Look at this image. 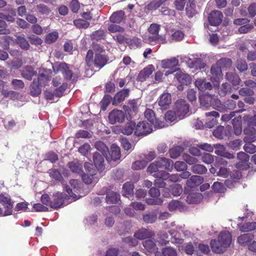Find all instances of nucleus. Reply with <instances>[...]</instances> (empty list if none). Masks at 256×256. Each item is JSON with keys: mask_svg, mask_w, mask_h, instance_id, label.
I'll return each instance as SVG.
<instances>
[{"mask_svg": "<svg viewBox=\"0 0 256 256\" xmlns=\"http://www.w3.org/2000/svg\"><path fill=\"white\" fill-rule=\"evenodd\" d=\"M58 38V34L56 32H54L48 34L46 36L45 42L50 44L55 42Z\"/></svg>", "mask_w": 256, "mask_h": 256, "instance_id": "obj_62", "label": "nucleus"}, {"mask_svg": "<svg viewBox=\"0 0 256 256\" xmlns=\"http://www.w3.org/2000/svg\"><path fill=\"white\" fill-rule=\"evenodd\" d=\"M226 78L229 82L232 84L234 89H238V86L240 84L241 80L237 74L233 72H228L226 73Z\"/></svg>", "mask_w": 256, "mask_h": 256, "instance_id": "obj_20", "label": "nucleus"}, {"mask_svg": "<svg viewBox=\"0 0 256 256\" xmlns=\"http://www.w3.org/2000/svg\"><path fill=\"white\" fill-rule=\"evenodd\" d=\"M174 110H176L179 120L185 118L190 112V105L186 100H178L174 103Z\"/></svg>", "mask_w": 256, "mask_h": 256, "instance_id": "obj_5", "label": "nucleus"}, {"mask_svg": "<svg viewBox=\"0 0 256 256\" xmlns=\"http://www.w3.org/2000/svg\"><path fill=\"white\" fill-rule=\"evenodd\" d=\"M94 146L100 152L104 157L106 154L108 152V146L102 141L96 142L94 144Z\"/></svg>", "mask_w": 256, "mask_h": 256, "instance_id": "obj_51", "label": "nucleus"}, {"mask_svg": "<svg viewBox=\"0 0 256 256\" xmlns=\"http://www.w3.org/2000/svg\"><path fill=\"white\" fill-rule=\"evenodd\" d=\"M223 17L221 11L214 10L208 14V20L211 26H216L222 23Z\"/></svg>", "mask_w": 256, "mask_h": 256, "instance_id": "obj_10", "label": "nucleus"}, {"mask_svg": "<svg viewBox=\"0 0 256 256\" xmlns=\"http://www.w3.org/2000/svg\"><path fill=\"white\" fill-rule=\"evenodd\" d=\"M167 0H154L149 3L146 7L149 10H152L160 8Z\"/></svg>", "mask_w": 256, "mask_h": 256, "instance_id": "obj_50", "label": "nucleus"}, {"mask_svg": "<svg viewBox=\"0 0 256 256\" xmlns=\"http://www.w3.org/2000/svg\"><path fill=\"white\" fill-rule=\"evenodd\" d=\"M124 12L120 10L114 12L110 18V20L114 24H120L126 20Z\"/></svg>", "mask_w": 256, "mask_h": 256, "instance_id": "obj_23", "label": "nucleus"}, {"mask_svg": "<svg viewBox=\"0 0 256 256\" xmlns=\"http://www.w3.org/2000/svg\"><path fill=\"white\" fill-rule=\"evenodd\" d=\"M232 242V235L228 231L222 232L218 240H212L210 242L212 250L217 254L224 253Z\"/></svg>", "mask_w": 256, "mask_h": 256, "instance_id": "obj_1", "label": "nucleus"}, {"mask_svg": "<svg viewBox=\"0 0 256 256\" xmlns=\"http://www.w3.org/2000/svg\"><path fill=\"white\" fill-rule=\"evenodd\" d=\"M236 66L237 70L240 72H242L248 70V65L246 60L239 58L236 62Z\"/></svg>", "mask_w": 256, "mask_h": 256, "instance_id": "obj_47", "label": "nucleus"}, {"mask_svg": "<svg viewBox=\"0 0 256 256\" xmlns=\"http://www.w3.org/2000/svg\"><path fill=\"white\" fill-rule=\"evenodd\" d=\"M55 67L56 68V72H62L64 78L68 80H72L73 72L70 69V65L66 62H61L56 66H55Z\"/></svg>", "mask_w": 256, "mask_h": 256, "instance_id": "obj_12", "label": "nucleus"}, {"mask_svg": "<svg viewBox=\"0 0 256 256\" xmlns=\"http://www.w3.org/2000/svg\"><path fill=\"white\" fill-rule=\"evenodd\" d=\"M36 80H38V82L40 84V86H44L50 80V78L48 75H46L44 73H42L38 76Z\"/></svg>", "mask_w": 256, "mask_h": 256, "instance_id": "obj_53", "label": "nucleus"}, {"mask_svg": "<svg viewBox=\"0 0 256 256\" xmlns=\"http://www.w3.org/2000/svg\"><path fill=\"white\" fill-rule=\"evenodd\" d=\"M154 236V233L148 229L142 228L137 230L134 234L136 239L140 240L150 238Z\"/></svg>", "mask_w": 256, "mask_h": 256, "instance_id": "obj_24", "label": "nucleus"}, {"mask_svg": "<svg viewBox=\"0 0 256 256\" xmlns=\"http://www.w3.org/2000/svg\"><path fill=\"white\" fill-rule=\"evenodd\" d=\"M65 190L68 192L66 194L63 192H57L53 194L52 200L50 202V206L54 208H60L64 204V200L67 199L68 196L76 198V195L72 192L71 188L68 186H64Z\"/></svg>", "mask_w": 256, "mask_h": 256, "instance_id": "obj_2", "label": "nucleus"}, {"mask_svg": "<svg viewBox=\"0 0 256 256\" xmlns=\"http://www.w3.org/2000/svg\"><path fill=\"white\" fill-rule=\"evenodd\" d=\"M136 128V122L134 121L128 122L122 126L120 130L122 133L125 135H130L134 132Z\"/></svg>", "mask_w": 256, "mask_h": 256, "instance_id": "obj_29", "label": "nucleus"}, {"mask_svg": "<svg viewBox=\"0 0 256 256\" xmlns=\"http://www.w3.org/2000/svg\"><path fill=\"white\" fill-rule=\"evenodd\" d=\"M122 241L128 246H135L138 244V240L136 238L132 236H127L122 238Z\"/></svg>", "mask_w": 256, "mask_h": 256, "instance_id": "obj_59", "label": "nucleus"}, {"mask_svg": "<svg viewBox=\"0 0 256 256\" xmlns=\"http://www.w3.org/2000/svg\"><path fill=\"white\" fill-rule=\"evenodd\" d=\"M164 256H178L176 250L170 246H166L162 249Z\"/></svg>", "mask_w": 256, "mask_h": 256, "instance_id": "obj_56", "label": "nucleus"}, {"mask_svg": "<svg viewBox=\"0 0 256 256\" xmlns=\"http://www.w3.org/2000/svg\"><path fill=\"white\" fill-rule=\"evenodd\" d=\"M254 238V235L252 233L244 234L238 236L237 240L241 246L247 245Z\"/></svg>", "mask_w": 256, "mask_h": 256, "instance_id": "obj_30", "label": "nucleus"}, {"mask_svg": "<svg viewBox=\"0 0 256 256\" xmlns=\"http://www.w3.org/2000/svg\"><path fill=\"white\" fill-rule=\"evenodd\" d=\"M108 60L109 58L106 54H95L93 64L96 68L100 69L107 64Z\"/></svg>", "mask_w": 256, "mask_h": 256, "instance_id": "obj_14", "label": "nucleus"}, {"mask_svg": "<svg viewBox=\"0 0 256 256\" xmlns=\"http://www.w3.org/2000/svg\"><path fill=\"white\" fill-rule=\"evenodd\" d=\"M22 59L18 58H13L10 62H6V66L10 68L18 69L22 66Z\"/></svg>", "mask_w": 256, "mask_h": 256, "instance_id": "obj_41", "label": "nucleus"}, {"mask_svg": "<svg viewBox=\"0 0 256 256\" xmlns=\"http://www.w3.org/2000/svg\"><path fill=\"white\" fill-rule=\"evenodd\" d=\"M42 86L36 79H34L30 86V93L31 96H38L42 92Z\"/></svg>", "mask_w": 256, "mask_h": 256, "instance_id": "obj_31", "label": "nucleus"}, {"mask_svg": "<svg viewBox=\"0 0 256 256\" xmlns=\"http://www.w3.org/2000/svg\"><path fill=\"white\" fill-rule=\"evenodd\" d=\"M189 66L196 70H202L205 68L206 64L200 58H194L193 60H189L188 62Z\"/></svg>", "mask_w": 256, "mask_h": 256, "instance_id": "obj_27", "label": "nucleus"}, {"mask_svg": "<svg viewBox=\"0 0 256 256\" xmlns=\"http://www.w3.org/2000/svg\"><path fill=\"white\" fill-rule=\"evenodd\" d=\"M194 85L201 92L210 90L212 88V84L206 78H198L194 82Z\"/></svg>", "mask_w": 256, "mask_h": 256, "instance_id": "obj_16", "label": "nucleus"}, {"mask_svg": "<svg viewBox=\"0 0 256 256\" xmlns=\"http://www.w3.org/2000/svg\"><path fill=\"white\" fill-rule=\"evenodd\" d=\"M121 157L120 148L118 145L114 144L111 146L110 152L106 154L105 158L107 161L110 163L116 162L120 160Z\"/></svg>", "mask_w": 256, "mask_h": 256, "instance_id": "obj_8", "label": "nucleus"}, {"mask_svg": "<svg viewBox=\"0 0 256 256\" xmlns=\"http://www.w3.org/2000/svg\"><path fill=\"white\" fill-rule=\"evenodd\" d=\"M232 124L234 126V133L237 135H240L242 132L241 124V117L238 116L234 118L232 120Z\"/></svg>", "mask_w": 256, "mask_h": 256, "instance_id": "obj_43", "label": "nucleus"}, {"mask_svg": "<svg viewBox=\"0 0 256 256\" xmlns=\"http://www.w3.org/2000/svg\"><path fill=\"white\" fill-rule=\"evenodd\" d=\"M227 162L222 159L218 160L210 169V173L223 178H227L230 174V170L227 168Z\"/></svg>", "mask_w": 256, "mask_h": 256, "instance_id": "obj_4", "label": "nucleus"}, {"mask_svg": "<svg viewBox=\"0 0 256 256\" xmlns=\"http://www.w3.org/2000/svg\"><path fill=\"white\" fill-rule=\"evenodd\" d=\"M232 92V86L228 83L222 84L218 88V94L220 96H224Z\"/></svg>", "mask_w": 256, "mask_h": 256, "instance_id": "obj_39", "label": "nucleus"}, {"mask_svg": "<svg viewBox=\"0 0 256 256\" xmlns=\"http://www.w3.org/2000/svg\"><path fill=\"white\" fill-rule=\"evenodd\" d=\"M211 106L216 110L221 112H224V102L222 103L220 100L214 98V96L213 98Z\"/></svg>", "mask_w": 256, "mask_h": 256, "instance_id": "obj_54", "label": "nucleus"}, {"mask_svg": "<svg viewBox=\"0 0 256 256\" xmlns=\"http://www.w3.org/2000/svg\"><path fill=\"white\" fill-rule=\"evenodd\" d=\"M144 248L150 253L156 252L158 248L154 240H147L142 242Z\"/></svg>", "mask_w": 256, "mask_h": 256, "instance_id": "obj_45", "label": "nucleus"}, {"mask_svg": "<svg viewBox=\"0 0 256 256\" xmlns=\"http://www.w3.org/2000/svg\"><path fill=\"white\" fill-rule=\"evenodd\" d=\"M164 118L167 122H172L178 118V116L174 110L168 111L164 115Z\"/></svg>", "mask_w": 256, "mask_h": 256, "instance_id": "obj_57", "label": "nucleus"}, {"mask_svg": "<svg viewBox=\"0 0 256 256\" xmlns=\"http://www.w3.org/2000/svg\"><path fill=\"white\" fill-rule=\"evenodd\" d=\"M178 60L175 58L162 61V66L164 68H173L178 65Z\"/></svg>", "mask_w": 256, "mask_h": 256, "instance_id": "obj_32", "label": "nucleus"}, {"mask_svg": "<svg viewBox=\"0 0 256 256\" xmlns=\"http://www.w3.org/2000/svg\"><path fill=\"white\" fill-rule=\"evenodd\" d=\"M94 164L99 171H102L105 168V164L104 156L98 152L93 154Z\"/></svg>", "mask_w": 256, "mask_h": 256, "instance_id": "obj_22", "label": "nucleus"}, {"mask_svg": "<svg viewBox=\"0 0 256 256\" xmlns=\"http://www.w3.org/2000/svg\"><path fill=\"white\" fill-rule=\"evenodd\" d=\"M134 185L131 182H126L122 187L123 195L127 198H130L134 194Z\"/></svg>", "mask_w": 256, "mask_h": 256, "instance_id": "obj_35", "label": "nucleus"}, {"mask_svg": "<svg viewBox=\"0 0 256 256\" xmlns=\"http://www.w3.org/2000/svg\"><path fill=\"white\" fill-rule=\"evenodd\" d=\"M246 144L244 146L245 152L250 154H254L256 152V146L252 144V142H244Z\"/></svg>", "mask_w": 256, "mask_h": 256, "instance_id": "obj_61", "label": "nucleus"}, {"mask_svg": "<svg viewBox=\"0 0 256 256\" xmlns=\"http://www.w3.org/2000/svg\"><path fill=\"white\" fill-rule=\"evenodd\" d=\"M190 170L193 173L198 174H205L208 170L204 166L197 163L192 166Z\"/></svg>", "mask_w": 256, "mask_h": 256, "instance_id": "obj_40", "label": "nucleus"}, {"mask_svg": "<svg viewBox=\"0 0 256 256\" xmlns=\"http://www.w3.org/2000/svg\"><path fill=\"white\" fill-rule=\"evenodd\" d=\"M112 100L113 98L110 95H105L100 102L101 109L103 110H105L110 102L112 101Z\"/></svg>", "mask_w": 256, "mask_h": 256, "instance_id": "obj_64", "label": "nucleus"}, {"mask_svg": "<svg viewBox=\"0 0 256 256\" xmlns=\"http://www.w3.org/2000/svg\"><path fill=\"white\" fill-rule=\"evenodd\" d=\"M214 96L210 94H205L199 96V100L201 105L208 107L212 105Z\"/></svg>", "mask_w": 256, "mask_h": 256, "instance_id": "obj_36", "label": "nucleus"}, {"mask_svg": "<svg viewBox=\"0 0 256 256\" xmlns=\"http://www.w3.org/2000/svg\"><path fill=\"white\" fill-rule=\"evenodd\" d=\"M172 102L171 94L168 92L163 93L159 98L158 103L162 110H166Z\"/></svg>", "mask_w": 256, "mask_h": 256, "instance_id": "obj_13", "label": "nucleus"}, {"mask_svg": "<svg viewBox=\"0 0 256 256\" xmlns=\"http://www.w3.org/2000/svg\"><path fill=\"white\" fill-rule=\"evenodd\" d=\"M203 199L202 195L199 192H190L186 196V202L189 204L200 203Z\"/></svg>", "mask_w": 256, "mask_h": 256, "instance_id": "obj_26", "label": "nucleus"}, {"mask_svg": "<svg viewBox=\"0 0 256 256\" xmlns=\"http://www.w3.org/2000/svg\"><path fill=\"white\" fill-rule=\"evenodd\" d=\"M204 178L202 176L194 175L186 180V185L190 188H194L199 186L203 182Z\"/></svg>", "mask_w": 256, "mask_h": 256, "instance_id": "obj_28", "label": "nucleus"}, {"mask_svg": "<svg viewBox=\"0 0 256 256\" xmlns=\"http://www.w3.org/2000/svg\"><path fill=\"white\" fill-rule=\"evenodd\" d=\"M245 135L244 138V142H254L256 140V130L251 125H248L243 130Z\"/></svg>", "mask_w": 256, "mask_h": 256, "instance_id": "obj_15", "label": "nucleus"}, {"mask_svg": "<svg viewBox=\"0 0 256 256\" xmlns=\"http://www.w3.org/2000/svg\"><path fill=\"white\" fill-rule=\"evenodd\" d=\"M100 192L101 194H106V200L108 204H116L120 201L119 194L113 191L108 192V188H104Z\"/></svg>", "mask_w": 256, "mask_h": 256, "instance_id": "obj_11", "label": "nucleus"}, {"mask_svg": "<svg viewBox=\"0 0 256 256\" xmlns=\"http://www.w3.org/2000/svg\"><path fill=\"white\" fill-rule=\"evenodd\" d=\"M144 116L153 124L155 128H162L165 126L164 122L160 120L156 117L155 113L152 109H146L144 112Z\"/></svg>", "mask_w": 256, "mask_h": 256, "instance_id": "obj_6", "label": "nucleus"}, {"mask_svg": "<svg viewBox=\"0 0 256 256\" xmlns=\"http://www.w3.org/2000/svg\"><path fill=\"white\" fill-rule=\"evenodd\" d=\"M168 208L171 212L177 210L182 211L184 210L185 206L182 202L179 200H172L169 203Z\"/></svg>", "mask_w": 256, "mask_h": 256, "instance_id": "obj_33", "label": "nucleus"}, {"mask_svg": "<svg viewBox=\"0 0 256 256\" xmlns=\"http://www.w3.org/2000/svg\"><path fill=\"white\" fill-rule=\"evenodd\" d=\"M125 116V113L123 111L114 109L109 114V122L112 124L116 123H122L124 120Z\"/></svg>", "mask_w": 256, "mask_h": 256, "instance_id": "obj_9", "label": "nucleus"}, {"mask_svg": "<svg viewBox=\"0 0 256 256\" xmlns=\"http://www.w3.org/2000/svg\"><path fill=\"white\" fill-rule=\"evenodd\" d=\"M222 70L216 64H213L210 70L211 74L210 80L212 82H219L222 76Z\"/></svg>", "mask_w": 256, "mask_h": 256, "instance_id": "obj_17", "label": "nucleus"}, {"mask_svg": "<svg viewBox=\"0 0 256 256\" xmlns=\"http://www.w3.org/2000/svg\"><path fill=\"white\" fill-rule=\"evenodd\" d=\"M173 166L174 162L172 160L160 158L150 164L148 168V170L150 173L156 172L160 170H167L171 171L173 168Z\"/></svg>", "mask_w": 256, "mask_h": 256, "instance_id": "obj_3", "label": "nucleus"}, {"mask_svg": "<svg viewBox=\"0 0 256 256\" xmlns=\"http://www.w3.org/2000/svg\"><path fill=\"white\" fill-rule=\"evenodd\" d=\"M152 130L150 124L144 121L140 122L136 125L134 134L137 136H146L152 132Z\"/></svg>", "mask_w": 256, "mask_h": 256, "instance_id": "obj_7", "label": "nucleus"}, {"mask_svg": "<svg viewBox=\"0 0 256 256\" xmlns=\"http://www.w3.org/2000/svg\"><path fill=\"white\" fill-rule=\"evenodd\" d=\"M232 60L228 58H221L216 62L222 70H226L230 68L232 66Z\"/></svg>", "mask_w": 256, "mask_h": 256, "instance_id": "obj_34", "label": "nucleus"}, {"mask_svg": "<svg viewBox=\"0 0 256 256\" xmlns=\"http://www.w3.org/2000/svg\"><path fill=\"white\" fill-rule=\"evenodd\" d=\"M130 90L129 88H124L118 92L114 96L112 104L113 105H117L123 102L128 96Z\"/></svg>", "mask_w": 256, "mask_h": 256, "instance_id": "obj_18", "label": "nucleus"}, {"mask_svg": "<svg viewBox=\"0 0 256 256\" xmlns=\"http://www.w3.org/2000/svg\"><path fill=\"white\" fill-rule=\"evenodd\" d=\"M106 36V32L103 30H98L94 32L91 35V38L96 41L104 39Z\"/></svg>", "mask_w": 256, "mask_h": 256, "instance_id": "obj_60", "label": "nucleus"}, {"mask_svg": "<svg viewBox=\"0 0 256 256\" xmlns=\"http://www.w3.org/2000/svg\"><path fill=\"white\" fill-rule=\"evenodd\" d=\"M154 70V68L153 65H148L146 67L140 70L137 77V80L142 82L145 81L146 79L152 74Z\"/></svg>", "mask_w": 256, "mask_h": 256, "instance_id": "obj_19", "label": "nucleus"}, {"mask_svg": "<svg viewBox=\"0 0 256 256\" xmlns=\"http://www.w3.org/2000/svg\"><path fill=\"white\" fill-rule=\"evenodd\" d=\"M36 9L38 12L41 15H48L51 12L50 8L43 4H37Z\"/></svg>", "mask_w": 256, "mask_h": 256, "instance_id": "obj_49", "label": "nucleus"}, {"mask_svg": "<svg viewBox=\"0 0 256 256\" xmlns=\"http://www.w3.org/2000/svg\"><path fill=\"white\" fill-rule=\"evenodd\" d=\"M157 220V215L154 212L146 213L143 214L144 221L148 224H152L154 222Z\"/></svg>", "mask_w": 256, "mask_h": 256, "instance_id": "obj_46", "label": "nucleus"}, {"mask_svg": "<svg viewBox=\"0 0 256 256\" xmlns=\"http://www.w3.org/2000/svg\"><path fill=\"white\" fill-rule=\"evenodd\" d=\"M9 12V14L0 12V19L6 20L8 22H14L15 21V18L13 16L16 15V11L14 9H10Z\"/></svg>", "mask_w": 256, "mask_h": 256, "instance_id": "obj_37", "label": "nucleus"}, {"mask_svg": "<svg viewBox=\"0 0 256 256\" xmlns=\"http://www.w3.org/2000/svg\"><path fill=\"white\" fill-rule=\"evenodd\" d=\"M182 159L186 164L192 166L196 164L198 162V158L186 154H182Z\"/></svg>", "mask_w": 256, "mask_h": 256, "instance_id": "obj_63", "label": "nucleus"}, {"mask_svg": "<svg viewBox=\"0 0 256 256\" xmlns=\"http://www.w3.org/2000/svg\"><path fill=\"white\" fill-rule=\"evenodd\" d=\"M68 166L74 173L80 174L82 172V165L78 162H71L68 164Z\"/></svg>", "mask_w": 256, "mask_h": 256, "instance_id": "obj_42", "label": "nucleus"}, {"mask_svg": "<svg viewBox=\"0 0 256 256\" xmlns=\"http://www.w3.org/2000/svg\"><path fill=\"white\" fill-rule=\"evenodd\" d=\"M242 232H248L256 229V222H246L239 226Z\"/></svg>", "mask_w": 256, "mask_h": 256, "instance_id": "obj_44", "label": "nucleus"}, {"mask_svg": "<svg viewBox=\"0 0 256 256\" xmlns=\"http://www.w3.org/2000/svg\"><path fill=\"white\" fill-rule=\"evenodd\" d=\"M175 78L180 83L184 84L186 86L190 84L192 82V78L190 76L180 70L176 72L175 74Z\"/></svg>", "mask_w": 256, "mask_h": 256, "instance_id": "obj_25", "label": "nucleus"}, {"mask_svg": "<svg viewBox=\"0 0 256 256\" xmlns=\"http://www.w3.org/2000/svg\"><path fill=\"white\" fill-rule=\"evenodd\" d=\"M196 90L194 88H190L187 90L186 98L192 104L196 100Z\"/></svg>", "mask_w": 256, "mask_h": 256, "instance_id": "obj_55", "label": "nucleus"}, {"mask_svg": "<svg viewBox=\"0 0 256 256\" xmlns=\"http://www.w3.org/2000/svg\"><path fill=\"white\" fill-rule=\"evenodd\" d=\"M148 162L144 160H136L132 163V168L134 170H140L144 168Z\"/></svg>", "mask_w": 256, "mask_h": 256, "instance_id": "obj_58", "label": "nucleus"}, {"mask_svg": "<svg viewBox=\"0 0 256 256\" xmlns=\"http://www.w3.org/2000/svg\"><path fill=\"white\" fill-rule=\"evenodd\" d=\"M225 128L223 126H218L212 132L213 135L216 138L222 139L225 136Z\"/></svg>", "mask_w": 256, "mask_h": 256, "instance_id": "obj_52", "label": "nucleus"}, {"mask_svg": "<svg viewBox=\"0 0 256 256\" xmlns=\"http://www.w3.org/2000/svg\"><path fill=\"white\" fill-rule=\"evenodd\" d=\"M16 42L20 47L24 50H28L30 48V44L26 38L22 36H16Z\"/></svg>", "mask_w": 256, "mask_h": 256, "instance_id": "obj_38", "label": "nucleus"}, {"mask_svg": "<svg viewBox=\"0 0 256 256\" xmlns=\"http://www.w3.org/2000/svg\"><path fill=\"white\" fill-rule=\"evenodd\" d=\"M184 150V148L182 146H175L169 150L170 156L172 158H176L180 156Z\"/></svg>", "mask_w": 256, "mask_h": 256, "instance_id": "obj_48", "label": "nucleus"}, {"mask_svg": "<svg viewBox=\"0 0 256 256\" xmlns=\"http://www.w3.org/2000/svg\"><path fill=\"white\" fill-rule=\"evenodd\" d=\"M22 76L26 80H31L34 76L37 74L36 71L31 66H24L20 70Z\"/></svg>", "mask_w": 256, "mask_h": 256, "instance_id": "obj_21", "label": "nucleus"}]
</instances>
